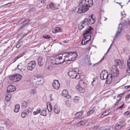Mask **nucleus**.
<instances>
[{
  "instance_id": "38",
  "label": "nucleus",
  "mask_w": 130,
  "mask_h": 130,
  "mask_svg": "<svg viewBox=\"0 0 130 130\" xmlns=\"http://www.w3.org/2000/svg\"><path fill=\"white\" fill-rule=\"evenodd\" d=\"M87 42H86V41L84 39H83L82 42H81V44L82 45H85Z\"/></svg>"
},
{
  "instance_id": "49",
  "label": "nucleus",
  "mask_w": 130,
  "mask_h": 130,
  "mask_svg": "<svg viewBox=\"0 0 130 130\" xmlns=\"http://www.w3.org/2000/svg\"><path fill=\"white\" fill-rule=\"evenodd\" d=\"M77 74H79L80 75V74L81 73H82V71L81 70H78V69H77Z\"/></svg>"
},
{
  "instance_id": "15",
  "label": "nucleus",
  "mask_w": 130,
  "mask_h": 130,
  "mask_svg": "<svg viewBox=\"0 0 130 130\" xmlns=\"http://www.w3.org/2000/svg\"><path fill=\"white\" fill-rule=\"evenodd\" d=\"M112 78V74H108L106 79V83L107 84H110L111 82Z\"/></svg>"
},
{
  "instance_id": "24",
  "label": "nucleus",
  "mask_w": 130,
  "mask_h": 130,
  "mask_svg": "<svg viewBox=\"0 0 130 130\" xmlns=\"http://www.w3.org/2000/svg\"><path fill=\"white\" fill-rule=\"evenodd\" d=\"M46 110V108H44L43 110L41 112V115L44 117L46 116L47 114Z\"/></svg>"
},
{
  "instance_id": "56",
  "label": "nucleus",
  "mask_w": 130,
  "mask_h": 130,
  "mask_svg": "<svg viewBox=\"0 0 130 130\" xmlns=\"http://www.w3.org/2000/svg\"><path fill=\"white\" fill-rule=\"evenodd\" d=\"M130 87V85L129 86H126L125 87V88L126 89H127Z\"/></svg>"
},
{
  "instance_id": "53",
  "label": "nucleus",
  "mask_w": 130,
  "mask_h": 130,
  "mask_svg": "<svg viewBox=\"0 0 130 130\" xmlns=\"http://www.w3.org/2000/svg\"><path fill=\"white\" fill-rule=\"evenodd\" d=\"M115 73H117V74L118 75L119 73L118 71V70H116V69H115Z\"/></svg>"
},
{
  "instance_id": "42",
  "label": "nucleus",
  "mask_w": 130,
  "mask_h": 130,
  "mask_svg": "<svg viewBox=\"0 0 130 130\" xmlns=\"http://www.w3.org/2000/svg\"><path fill=\"white\" fill-rule=\"evenodd\" d=\"M43 37L45 38L49 39L50 38V36L49 35H44L43 36Z\"/></svg>"
},
{
  "instance_id": "59",
  "label": "nucleus",
  "mask_w": 130,
  "mask_h": 130,
  "mask_svg": "<svg viewBox=\"0 0 130 130\" xmlns=\"http://www.w3.org/2000/svg\"><path fill=\"white\" fill-rule=\"evenodd\" d=\"M103 72H104V73H108V71L107 70H104V71Z\"/></svg>"
},
{
  "instance_id": "55",
  "label": "nucleus",
  "mask_w": 130,
  "mask_h": 130,
  "mask_svg": "<svg viewBox=\"0 0 130 130\" xmlns=\"http://www.w3.org/2000/svg\"><path fill=\"white\" fill-rule=\"evenodd\" d=\"M104 59V57H103V58L101 59V60L99 62V63L100 62L102 61Z\"/></svg>"
},
{
  "instance_id": "18",
  "label": "nucleus",
  "mask_w": 130,
  "mask_h": 130,
  "mask_svg": "<svg viewBox=\"0 0 130 130\" xmlns=\"http://www.w3.org/2000/svg\"><path fill=\"white\" fill-rule=\"evenodd\" d=\"M29 113V110L28 109L24 110L21 113V116L23 118H25L26 116H27Z\"/></svg>"
},
{
  "instance_id": "46",
  "label": "nucleus",
  "mask_w": 130,
  "mask_h": 130,
  "mask_svg": "<svg viewBox=\"0 0 130 130\" xmlns=\"http://www.w3.org/2000/svg\"><path fill=\"white\" fill-rule=\"evenodd\" d=\"M112 75V76H113L114 78H116L117 75V73H115V72L113 73Z\"/></svg>"
},
{
  "instance_id": "57",
  "label": "nucleus",
  "mask_w": 130,
  "mask_h": 130,
  "mask_svg": "<svg viewBox=\"0 0 130 130\" xmlns=\"http://www.w3.org/2000/svg\"><path fill=\"white\" fill-rule=\"evenodd\" d=\"M112 44H112H111V45H110V47H109V49H108V51H107V52L106 53V54H107V52H108V51H109V50H110V47H111V45Z\"/></svg>"
},
{
  "instance_id": "36",
  "label": "nucleus",
  "mask_w": 130,
  "mask_h": 130,
  "mask_svg": "<svg viewBox=\"0 0 130 130\" xmlns=\"http://www.w3.org/2000/svg\"><path fill=\"white\" fill-rule=\"evenodd\" d=\"M79 97L77 96H75V98L74 99V101L75 103H77Z\"/></svg>"
},
{
  "instance_id": "29",
  "label": "nucleus",
  "mask_w": 130,
  "mask_h": 130,
  "mask_svg": "<svg viewBox=\"0 0 130 130\" xmlns=\"http://www.w3.org/2000/svg\"><path fill=\"white\" fill-rule=\"evenodd\" d=\"M87 120L86 119H83L81 121H80L79 122H78V124H80V125H79L80 126H81L80 125H84V124H85L87 122Z\"/></svg>"
},
{
  "instance_id": "37",
  "label": "nucleus",
  "mask_w": 130,
  "mask_h": 130,
  "mask_svg": "<svg viewBox=\"0 0 130 130\" xmlns=\"http://www.w3.org/2000/svg\"><path fill=\"white\" fill-rule=\"evenodd\" d=\"M37 79V81L38 82H40L42 79V78L40 77L37 76L36 77Z\"/></svg>"
},
{
  "instance_id": "33",
  "label": "nucleus",
  "mask_w": 130,
  "mask_h": 130,
  "mask_svg": "<svg viewBox=\"0 0 130 130\" xmlns=\"http://www.w3.org/2000/svg\"><path fill=\"white\" fill-rule=\"evenodd\" d=\"M41 109L39 108H38L36 111H34L33 112V114L34 115H36L40 113V112Z\"/></svg>"
},
{
  "instance_id": "40",
  "label": "nucleus",
  "mask_w": 130,
  "mask_h": 130,
  "mask_svg": "<svg viewBox=\"0 0 130 130\" xmlns=\"http://www.w3.org/2000/svg\"><path fill=\"white\" fill-rule=\"evenodd\" d=\"M124 105H125L124 104H123L122 105L120 106L118 109H120L121 110H122L125 107H124Z\"/></svg>"
},
{
  "instance_id": "62",
  "label": "nucleus",
  "mask_w": 130,
  "mask_h": 130,
  "mask_svg": "<svg viewBox=\"0 0 130 130\" xmlns=\"http://www.w3.org/2000/svg\"><path fill=\"white\" fill-rule=\"evenodd\" d=\"M17 57H16L15 58V59H14V61H15L17 60L18 59L17 58Z\"/></svg>"
},
{
  "instance_id": "19",
  "label": "nucleus",
  "mask_w": 130,
  "mask_h": 130,
  "mask_svg": "<svg viewBox=\"0 0 130 130\" xmlns=\"http://www.w3.org/2000/svg\"><path fill=\"white\" fill-rule=\"evenodd\" d=\"M54 110L56 113L58 114L60 111L59 107L57 104L55 105L54 107Z\"/></svg>"
},
{
  "instance_id": "31",
  "label": "nucleus",
  "mask_w": 130,
  "mask_h": 130,
  "mask_svg": "<svg viewBox=\"0 0 130 130\" xmlns=\"http://www.w3.org/2000/svg\"><path fill=\"white\" fill-rule=\"evenodd\" d=\"M76 88L80 92L83 93L85 91V89L84 88L79 87L78 88V86L76 87Z\"/></svg>"
},
{
  "instance_id": "34",
  "label": "nucleus",
  "mask_w": 130,
  "mask_h": 130,
  "mask_svg": "<svg viewBox=\"0 0 130 130\" xmlns=\"http://www.w3.org/2000/svg\"><path fill=\"white\" fill-rule=\"evenodd\" d=\"M127 64L129 70H127L126 72L128 73H130V61H129L128 60V61L127 62Z\"/></svg>"
},
{
  "instance_id": "45",
  "label": "nucleus",
  "mask_w": 130,
  "mask_h": 130,
  "mask_svg": "<svg viewBox=\"0 0 130 130\" xmlns=\"http://www.w3.org/2000/svg\"><path fill=\"white\" fill-rule=\"evenodd\" d=\"M30 94H34L36 93V91L35 90H32L30 92Z\"/></svg>"
},
{
  "instance_id": "6",
  "label": "nucleus",
  "mask_w": 130,
  "mask_h": 130,
  "mask_svg": "<svg viewBox=\"0 0 130 130\" xmlns=\"http://www.w3.org/2000/svg\"><path fill=\"white\" fill-rule=\"evenodd\" d=\"M84 19L86 21L87 25L93 24L96 21V20L93 17L92 15H91V17H89L88 18H86Z\"/></svg>"
},
{
  "instance_id": "11",
  "label": "nucleus",
  "mask_w": 130,
  "mask_h": 130,
  "mask_svg": "<svg viewBox=\"0 0 130 130\" xmlns=\"http://www.w3.org/2000/svg\"><path fill=\"white\" fill-rule=\"evenodd\" d=\"M16 90L15 87L11 85L8 86L7 88V92L8 93H10Z\"/></svg>"
},
{
  "instance_id": "50",
  "label": "nucleus",
  "mask_w": 130,
  "mask_h": 130,
  "mask_svg": "<svg viewBox=\"0 0 130 130\" xmlns=\"http://www.w3.org/2000/svg\"><path fill=\"white\" fill-rule=\"evenodd\" d=\"M129 113L128 111H127L124 113V115L126 116H127L129 115Z\"/></svg>"
},
{
  "instance_id": "3",
  "label": "nucleus",
  "mask_w": 130,
  "mask_h": 130,
  "mask_svg": "<svg viewBox=\"0 0 130 130\" xmlns=\"http://www.w3.org/2000/svg\"><path fill=\"white\" fill-rule=\"evenodd\" d=\"M65 53V55H63V57L64 59H67L65 61H70L75 59L77 56V54L74 53L70 52L69 53L64 52Z\"/></svg>"
},
{
  "instance_id": "13",
  "label": "nucleus",
  "mask_w": 130,
  "mask_h": 130,
  "mask_svg": "<svg viewBox=\"0 0 130 130\" xmlns=\"http://www.w3.org/2000/svg\"><path fill=\"white\" fill-rule=\"evenodd\" d=\"M37 61L39 65L40 66H42L44 64V60L42 57H40L38 58Z\"/></svg>"
},
{
  "instance_id": "32",
  "label": "nucleus",
  "mask_w": 130,
  "mask_h": 130,
  "mask_svg": "<svg viewBox=\"0 0 130 130\" xmlns=\"http://www.w3.org/2000/svg\"><path fill=\"white\" fill-rule=\"evenodd\" d=\"M46 105H47V109H48V111H49L50 112H51L52 111V107L51 104L50 103H49V108L48 107V105H47V103L46 104Z\"/></svg>"
},
{
  "instance_id": "58",
  "label": "nucleus",
  "mask_w": 130,
  "mask_h": 130,
  "mask_svg": "<svg viewBox=\"0 0 130 130\" xmlns=\"http://www.w3.org/2000/svg\"><path fill=\"white\" fill-rule=\"evenodd\" d=\"M119 103V102H117L115 104V105H118Z\"/></svg>"
},
{
  "instance_id": "1",
  "label": "nucleus",
  "mask_w": 130,
  "mask_h": 130,
  "mask_svg": "<svg viewBox=\"0 0 130 130\" xmlns=\"http://www.w3.org/2000/svg\"><path fill=\"white\" fill-rule=\"evenodd\" d=\"M93 4L92 0H82L80 3L77 7V12L80 14L85 13L88 10L89 8L91 7Z\"/></svg>"
},
{
  "instance_id": "10",
  "label": "nucleus",
  "mask_w": 130,
  "mask_h": 130,
  "mask_svg": "<svg viewBox=\"0 0 130 130\" xmlns=\"http://www.w3.org/2000/svg\"><path fill=\"white\" fill-rule=\"evenodd\" d=\"M93 28L91 26H88L86 29L84 31L83 34L85 35H87L88 34H90L91 33L92 31H93Z\"/></svg>"
},
{
  "instance_id": "54",
  "label": "nucleus",
  "mask_w": 130,
  "mask_h": 130,
  "mask_svg": "<svg viewBox=\"0 0 130 130\" xmlns=\"http://www.w3.org/2000/svg\"><path fill=\"white\" fill-rule=\"evenodd\" d=\"M126 39L127 40H129L130 39V37L129 36L127 35L126 36Z\"/></svg>"
},
{
  "instance_id": "63",
  "label": "nucleus",
  "mask_w": 130,
  "mask_h": 130,
  "mask_svg": "<svg viewBox=\"0 0 130 130\" xmlns=\"http://www.w3.org/2000/svg\"><path fill=\"white\" fill-rule=\"evenodd\" d=\"M52 94H51L50 95V99H51V100H52Z\"/></svg>"
},
{
  "instance_id": "17",
  "label": "nucleus",
  "mask_w": 130,
  "mask_h": 130,
  "mask_svg": "<svg viewBox=\"0 0 130 130\" xmlns=\"http://www.w3.org/2000/svg\"><path fill=\"white\" fill-rule=\"evenodd\" d=\"M108 74V73H104V72H103V71L102 72H101L100 74V77L101 79L102 80H104L106 79Z\"/></svg>"
},
{
  "instance_id": "51",
  "label": "nucleus",
  "mask_w": 130,
  "mask_h": 130,
  "mask_svg": "<svg viewBox=\"0 0 130 130\" xmlns=\"http://www.w3.org/2000/svg\"><path fill=\"white\" fill-rule=\"evenodd\" d=\"M23 55L22 54H21L17 56L16 57H17V58L18 59L19 58H20V57H22V56Z\"/></svg>"
},
{
  "instance_id": "64",
  "label": "nucleus",
  "mask_w": 130,
  "mask_h": 130,
  "mask_svg": "<svg viewBox=\"0 0 130 130\" xmlns=\"http://www.w3.org/2000/svg\"><path fill=\"white\" fill-rule=\"evenodd\" d=\"M104 20L105 21H106L107 20V19L106 18H104Z\"/></svg>"
},
{
  "instance_id": "60",
  "label": "nucleus",
  "mask_w": 130,
  "mask_h": 130,
  "mask_svg": "<svg viewBox=\"0 0 130 130\" xmlns=\"http://www.w3.org/2000/svg\"><path fill=\"white\" fill-rule=\"evenodd\" d=\"M20 66L19 65H18L17 66V68H18L19 70H21V69H20V68L19 67Z\"/></svg>"
},
{
  "instance_id": "44",
  "label": "nucleus",
  "mask_w": 130,
  "mask_h": 130,
  "mask_svg": "<svg viewBox=\"0 0 130 130\" xmlns=\"http://www.w3.org/2000/svg\"><path fill=\"white\" fill-rule=\"evenodd\" d=\"M21 42H20L19 44H18L16 46V47L17 48H19L21 45Z\"/></svg>"
},
{
  "instance_id": "27",
  "label": "nucleus",
  "mask_w": 130,
  "mask_h": 130,
  "mask_svg": "<svg viewBox=\"0 0 130 130\" xmlns=\"http://www.w3.org/2000/svg\"><path fill=\"white\" fill-rule=\"evenodd\" d=\"M123 126L121 122L117 123L115 126V128L117 129H120Z\"/></svg>"
},
{
  "instance_id": "2",
  "label": "nucleus",
  "mask_w": 130,
  "mask_h": 130,
  "mask_svg": "<svg viewBox=\"0 0 130 130\" xmlns=\"http://www.w3.org/2000/svg\"><path fill=\"white\" fill-rule=\"evenodd\" d=\"M65 53L60 54L53 58L51 60L52 63L53 64H58L63 63L65 61V60H67V59H64L63 58V55H65Z\"/></svg>"
},
{
  "instance_id": "28",
  "label": "nucleus",
  "mask_w": 130,
  "mask_h": 130,
  "mask_svg": "<svg viewBox=\"0 0 130 130\" xmlns=\"http://www.w3.org/2000/svg\"><path fill=\"white\" fill-rule=\"evenodd\" d=\"M20 108V106L18 104L16 105L15 107V108L14 109V111L15 112H18Z\"/></svg>"
},
{
  "instance_id": "8",
  "label": "nucleus",
  "mask_w": 130,
  "mask_h": 130,
  "mask_svg": "<svg viewBox=\"0 0 130 130\" xmlns=\"http://www.w3.org/2000/svg\"><path fill=\"white\" fill-rule=\"evenodd\" d=\"M122 25L121 24H120L118 28V30L116 33L115 36V37L116 38L120 37L121 31L122 30Z\"/></svg>"
},
{
  "instance_id": "30",
  "label": "nucleus",
  "mask_w": 130,
  "mask_h": 130,
  "mask_svg": "<svg viewBox=\"0 0 130 130\" xmlns=\"http://www.w3.org/2000/svg\"><path fill=\"white\" fill-rule=\"evenodd\" d=\"M61 30V28L59 27H56L53 30V32L54 33H56L58 32H60Z\"/></svg>"
},
{
  "instance_id": "52",
  "label": "nucleus",
  "mask_w": 130,
  "mask_h": 130,
  "mask_svg": "<svg viewBox=\"0 0 130 130\" xmlns=\"http://www.w3.org/2000/svg\"><path fill=\"white\" fill-rule=\"evenodd\" d=\"M122 15L123 16V17H124L125 16V14L124 13V12H123L121 13Z\"/></svg>"
},
{
  "instance_id": "16",
  "label": "nucleus",
  "mask_w": 130,
  "mask_h": 130,
  "mask_svg": "<svg viewBox=\"0 0 130 130\" xmlns=\"http://www.w3.org/2000/svg\"><path fill=\"white\" fill-rule=\"evenodd\" d=\"M62 94L64 96L66 97L67 99H69L71 98V96L67 91L66 90H63L62 92Z\"/></svg>"
},
{
  "instance_id": "21",
  "label": "nucleus",
  "mask_w": 130,
  "mask_h": 130,
  "mask_svg": "<svg viewBox=\"0 0 130 130\" xmlns=\"http://www.w3.org/2000/svg\"><path fill=\"white\" fill-rule=\"evenodd\" d=\"M30 21V19H29L25 20L21 22L20 24L21 28H23L24 26L25 25L29 22Z\"/></svg>"
},
{
  "instance_id": "4",
  "label": "nucleus",
  "mask_w": 130,
  "mask_h": 130,
  "mask_svg": "<svg viewBox=\"0 0 130 130\" xmlns=\"http://www.w3.org/2000/svg\"><path fill=\"white\" fill-rule=\"evenodd\" d=\"M77 68H75L73 70L72 68H70L69 69V71L68 72V75L72 78H75L76 79H79L80 77V75L79 74H77Z\"/></svg>"
},
{
  "instance_id": "20",
  "label": "nucleus",
  "mask_w": 130,
  "mask_h": 130,
  "mask_svg": "<svg viewBox=\"0 0 130 130\" xmlns=\"http://www.w3.org/2000/svg\"><path fill=\"white\" fill-rule=\"evenodd\" d=\"M59 5L56 4H54L52 3L50 5V8L52 10H55L58 9Z\"/></svg>"
},
{
  "instance_id": "14",
  "label": "nucleus",
  "mask_w": 130,
  "mask_h": 130,
  "mask_svg": "<svg viewBox=\"0 0 130 130\" xmlns=\"http://www.w3.org/2000/svg\"><path fill=\"white\" fill-rule=\"evenodd\" d=\"M86 21L84 19L83 21H82L78 25V27L80 30H81L87 24L86 23Z\"/></svg>"
},
{
  "instance_id": "41",
  "label": "nucleus",
  "mask_w": 130,
  "mask_h": 130,
  "mask_svg": "<svg viewBox=\"0 0 130 130\" xmlns=\"http://www.w3.org/2000/svg\"><path fill=\"white\" fill-rule=\"evenodd\" d=\"M10 98L7 96H6L5 97V100L7 102H9L10 100Z\"/></svg>"
},
{
  "instance_id": "12",
  "label": "nucleus",
  "mask_w": 130,
  "mask_h": 130,
  "mask_svg": "<svg viewBox=\"0 0 130 130\" xmlns=\"http://www.w3.org/2000/svg\"><path fill=\"white\" fill-rule=\"evenodd\" d=\"M115 63L117 66H119L120 68L121 69L123 67L122 65V62L120 59H116L115 60Z\"/></svg>"
},
{
  "instance_id": "48",
  "label": "nucleus",
  "mask_w": 130,
  "mask_h": 130,
  "mask_svg": "<svg viewBox=\"0 0 130 130\" xmlns=\"http://www.w3.org/2000/svg\"><path fill=\"white\" fill-rule=\"evenodd\" d=\"M110 112L108 111H106L103 113V114L105 115H107Z\"/></svg>"
},
{
  "instance_id": "9",
  "label": "nucleus",
  "mask_w": 130,
  "mask_h": 130,
  "mask_svg": "<svg viewBox=\"0 0 130 130\" xmlns=\"http://www.w3.org/2000/svg\"><path fill=\"white\" fill-rule=\"evenodd\" d=\"M53 86L54 89L58 90L60 86V84L59 83L58 80H54L53 83Z\"/></svg>"
},
{
  "instance_id": "61",
  "label": "nucleus",
  "mask_w": 130,
  "mask_h": 130,
  "mask_svg": "<svg viewBox=\"0 0 130 130\" xmlns=\"http://www.w3.org/2000/svg\"><path fill=\"white\" fill-rule=\"evenodd\" d=\"M68 41H67V40H64V41H63V42H64V43H66L67 42H68Z\"/></svg>"
},
{
  "instance_id": "39",
  "label": "nucleus",
  "mask_w": 130,
  "mask_h": 130,
  "mask_svg": "<svg viewBox=\"0 0 130 130\" xmlns=\"http://www.w3.org/2000/svg\"><path fill=\"white\" fill-rule=\"evenodd\" d=\"M79 85H80L82 86V85L84 86V82L82 80H81L79 81Z\"/></svg>"
},
{
  "instance_id": "35",
  "label": "nucleus",
  "mask_w": 130,
  "mask_h": 130,
  "mask_svg": "<svg viewBox=\"0 0 130 130\" xmlns=\"http://www.w3.org/2000/svg\"><path fill=\"white\" fill-rule=\"evenodd\" d=\"M12 5V3H7L6 4H5L3 6L5 7L4 8L10 6H11Z\"/></svg>"
},
{
  "instance_id": "22",
  "label": "nucleus",
  "mask_w": 130,
  "mask_h": 130,
  "mask_svg": "<svg viewBox=\"0 0 130 130\" xmlns=\"http://www.w3.org/2000/svg\"><path fill=\"white\" fill-rule=\"evenodd\" d=\"M85 35L83 34L84 37V39L86 41V42H88L91 39V36L90 35Z\"/></svg>"
},
{
  "instance_id": "23",
  "label": "nucleus",
  "mask_w": 130,
  "mask_h": 130,
  "mask_svg": "<svg viewBox=\"0 0 130 130\" xmlns=\"http://www.w3.org/2000/svg\"><path fill=\"white\" fill-rule=\"evenodd\" d=\"M84 111L82 110L79 112H77L75 115L76 117L78 118H80V116L82 115Z\"/></svg>"
},
{
  "instance_id": "5",
  "label": "nucleus",
  "mask_w": 130,
  "mask_h": 130,
  "mask_svg": "<svg viewBox=\"0 0 130 130\" xmlns=\"http://www.w3.org/2000/svg\"><path fill=\"white\" fill-rule=\"evenodd\" d=\"M22 78L21 75L19 74H16L10 76L9 79L14 82L19 81Z\"/></svg>"
},
{
  "instance_id": "47",
  "label": "nucleus",
  "mask_w": 130,
  "mask_h": 130,
  "mask_svg": "<svg viewBox=\"0 0 130 130\" xmlns=\"http://www.w3.org/2000/svg\"><path fill=\"white\" fill-rule=\"evenodd\" d=\"M125 93V92L121 94H119L118 95V96L120 98H121L124 95V93Z\"/></svg>"
},
{
  "instance_id": "26",
  "label": "nucleus",
  "mask_w": 130,
  "mask_h": 130,
  "mask_svg": "<svg viewBox=\"0 0 130 130\" xmlns=\"http://www.w3.org/2000/svg\"><path fill=\"white\" fill-rule=\"evenodd\" d=\"M28 106V103L26 101H24L22 103L21 105L22 107L25 109Z\"/></svg>"
},
{
  "instance_id": "25",
  "label": "nucleus",
  "mask_w": 130,
  "mask_h": 130,
  "mask_svg": "<svg viewBox=\"0 0 130 130\" xmlns=\"http://www.w3.org/2000/svg\"><path fill=\"white\" fill-rule=\"evenodd\" d=\"M95 110V107H93L92 110H90L88 111L87 112V116L88 117L92 114L94 112Z\"/></svg>"
},
{
  "instance_id": "43",
  "label": "nucleus",
  "mask_w": 130,
  "mask_h": 130,
  "mask_svg": "<svg viewBox=\"0 0 130 130\" xmlns=\"http://www.w3.org/2000/svg\"><path fill=\"white\" fill-rule=\"evenodd\" d=\"M130 97V93L128 94L126 96L125 98V99L126 101H127L128 99Z\"/></svg>"
},
{
  "instance_id": "7",
  "label": "nucleus",
  "mask_w": 130,
  "mask_h": 130,
  "mask_svg": "<svg viewBox=\"0 0 130 130\" xmlns=\"http://www.w3.org/2000/svg\"><path fill=\"white\" fill-rule=\"evenodd\" d=\"M36 62L34 61H32L29 62L27 66L28 70L30 71H32L36 66Z\"/></svg>"
}]
</instances>
